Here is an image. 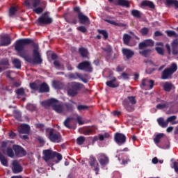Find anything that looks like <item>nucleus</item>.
<instances>
[{"instance_id":"64","label":"nucleus","mask_w":178,"mask_h":178,"mask_svg":"<svg viewBox=\"0 0 178 178\" xmlns=\"http://www.w3.org/2000/svg\"><path fill=\"white\" fill-rule=\"evenodd\" d=\"M172 168L175 169V171L177 173V172H178V163L175 161L173 163V167Z\"/></svg>"},{"instance_id":"47","label":"nucleus","mask_w":178,"mask_h":178,"mask_svg":"<svg viewBox=\"0 0 178 178\" xmlns=\"http://www.w3.org/2000/svg\"><path fill=\"white\" fill-rule=\"evenodd\" d=\"M140 33L141 35H143V37L145 35H148V34L149 33V29H148L147 27H143L140 29Z\"/></svg>"},{"instance_id":"56","label":"nucleus","mask_w":178,"mask_h":178,"mask_svg":"<svg viewBox=\"0 0 178 178\" xmlns=\"http://www.w3.org/2000/svg\"><path fill=\"white\" fill-rule=\"evenodd\" d=\"M26 109L28 111H31V112H33V111H35V109H37V107L34 104H29L26 106Z\"/></svg>"},{"instance_id":"24","label":"nucleus","mask_w":178,"mask_h":178,"mask_svg":"<svg viewBox=\"0 0 178 178\" xmlns=\"http://www.w3.org/2000/svg\"><path fill=\"white\" fill-rule=\"evenodd\" d=\"M163 88L164 91L166 92H170L172 91V89L173 88V83L170 82H165L163 85Z\"/></svg>"},{"instance_id":"6","label":"nucleus","mask_w":178,"mask_h":178,"mask_svg":"<svg viewBox=\"0 0 178 178\" xmlns=\"http://www.w3.org/2000/svg\"><path fill=\"white\" fill-rule=\"evenodd\" d=\"M74 12L77 13V17L80 24H90V18L81 12L79 6H75L73 8Z\"/></svg>"},{"instance_id":"59","label":"nucleus","mask_w":178,"mask_h":178,"mask_svg":"<svg viewBox=\"0 0 178 178\" xmlns=\"http://www.w3.org/2000/svg\"><path fill=\"white\" fill-rule=\"evenodd\" d=\"M0 65L2 66H9V60L8 59H3L0 61Z\"/></svg>"},{"instance_id":"60","label":"nucleus","mask_w":178,"mask_h":178,"mask_svg":"<svg viewBox=\"0 0 178 178\" xmlns=\"http://www.w3.org/2000/svg\"><path fill=\"white\" fill-rule=\"evenodd\" d=\"M77 30L80 31L81 33H87V28L84 26H80L79 27L77 28Z\"/></svg>"},{"instance_id":"16","label":"nucleus","mask_w":178,"mask_h":178,"mask_svg":"<svg viewBox=\"0 0 178 178\" xmlns=\"http://www.w3.org/2000/svg\"><path fill=\"white\" fill-rule=\"evenodd\" d=\"M122 106H124V109L126 110L127 112H134V106L127 100V99H124L122 102Z\"/></svg>"},{"instance_id":"34","label":"nucleus","mask_w":178,"mask_h":178,"mask_svg":"<svg viewBox=\"0 0 178 178\" xmlns=\"http://www.w3.org/2000/svg\"><path fill=\"white\" fill-rule=\"evenodd\" d=\"M6 155L7 156H9V158L15 157V149H13V147H7Z\"/></svg>"},{"instance_id":"10","label":"nucleus","mask_w":178,"mask_h":178,"mask_svg":"<svg viewBox=\"0 0 178 178\" xmlns=\"http://www.w3.org/2000/svg\"><path fill=\"white\" fill-rule=\"evenodd\" d=\"M77 69H79V70H84L88 73H92V70H94L92 65H91V62L88 60L80 63L77 66Z\"/></svg>"},{"instance_id":"62","label":"nucleus","mask_w":178,"mask_h":178,"mask_svg":"<svg viewBox=\"0 0 178 178\" xmlns=\"http://www.w3.org/2000/svg\"><path fill=\"white\" fill-rule=\"evenodd\" d=\"M25 6H26V8H30L31 9H33V7H31V1H29V0H26L24 1Z\"/></svg>"},{"instance_id":"44","label":"nucleus","mask_w":178,"mask_h":178,"mask_svg":"<svg viewBox=\"0 0 178 178\" xmlns=\"http://www.w3.org/2000/svg\"><path fill=\"white\" fill-rule=\"evenodd\" d=\"M97 31L99 34H102V35H103L104 40H108L109 35L108 34V32L106 30L98 29Z\"/></svg>"},{"instance_id":"27","label":"nucleus","mask_w":178,"mask_h":178,"mask_svg":"<svg viewBox=\"0 0 178 178\" xmlns=\"http://www.w3.org/2000/svg\"><path fill=\"white\" fill-rule=\"evenodd\" d=\"M103 158L99 160V162L102 166H105V165H108L109 163V158L105 154L102 155Z\"/></svg>"},{"instance_id":"38","label":"nucleus","mask_w":178,"mask_h":178,"mask_svg":"<svg viewBox=\"0 0 178 178\" xmlns=\"http://www.w3.org/2000/svg\"><path fill=\"white\" fill-rule=\"evenodd\" d=\"M104 21L106 22V23H109L110 24H113V26H118L119 27H124V26H126V24H119L117 23L115 21L109 20L107 19H104Z\"/></svg>"},{"instance_id":"48","label":"nucleus","mask_w":178,"mask_h":178,"mask_svg":"<svg viewBox=\"0 0 178 178\" xmlns=\"http://www.w3.org/2000/svg\"><path fill=\"white\" fill-rule=\"evenodd\" d=\"M127 101L132 105H136L137 104V100H136V97L134 96H128L127 98Z\"/></svg>"},{"instance_id":"54","label":"nucleus","mask_w":178,"mask_h":178,"mask_svg":"<svg viewBox=\"0 0 178 178\" xmlns=\"http://www.w3.org/2000/svg\"><path fill=\"white\" fill-rule=\"evenodd\" d=\"M84 141H86V138L84 136H79L76 139V144H78V145H83Z\"/></svg>"},{"instance_id":"57","label":"nucleus","mask_w":178,"mask_h":178,"mask_svg":"<svg viewBox=\"0 0 178 178\" xmlns=\"http://www.w3.org/2000/svg\"><path fill=\"white\" fill-rule=\"evenodd\" d=\"M155 50L156 51L157 54H159V55H165V51L162 47H155Z\"/></svg>"},{"instance_id":"51","label":"nucleus","mask_w":178,"mask_h":178,"mask_svg":"<svg viewBox=\"0 0 178 178\" xmlns=\"http://www.w3.org/2000/svg\"><path fill=\"white\" fill-rule=\"evenodd\" d=\"M97 163V159L94 156H90V161H89V165L91 166V168H94L95 166L97 165L95 164Z\"/></svg>"},{"instance_id":"25","label":"nucleus","mask_w":178,"mask_h":178,"mask_svg":"<svg viewBox=\"0 0 178 178\" xmlns=\"http://www.w3.org/2000/svg\"><path fill=\"white\" fill-rule=\"evenodd\" d=\"M141 6H147V8H150V9H155V4H154V2L148 0L142 1Z\"/></svg>"},{"instance_id":"13","label":"nucleus","mask_w":178,"mask_h":178,"mask_svg":"<svg viewBox=\"0 0 178 178\" xmlns=\"http://www.w3.org/2000/svg\"><path fill=\"white\" fill-rule=\"evenodd\" d=\"M13 148L16 156H26L27 152L22 147L19 145H13Z\"/></svg>"},{"instance_id":"5","label":"nucleus","mask_w":178,"mask_h":178,"mask_svg":"<svg viewBox=\"0 0 178 178\" xmlns=\"http://www.w3.org/2000/svg\"><path fill=\"white\" fill-rule=\"evenodd\" d=\"M46 134L51 143H60L62 141V135L54 128H47Z\"/></svg>"},{"instance_id":"30","label":"nucleus","mask_w":178,"mask_h":178,"mask_svg":"<svg viewBox=\"0 0 178 178\" xmlns=\"http://www.w3.org/2000/svg\"><path fill=\"white\" fill-rule=\"evenodd\" d=\"M117 3L119 6H123L124 8H129L130 3L127 0H118Z\"/></svg>"},{"instance_id":"22","label":"nucleus","mask_w":178,"mask_h":178,"mask_svg":"<svg viewBox=\"0 0 178 178\" xmlns=\"http://www.w3.org/2000/svg\"><path fill=\"white\" fill-rule=\"evenodd\" d=\"M171 47L172 51V55L178 54V38L172 40L171 43Z\"/></svg>"},{"instance_id":"36","label":"nucleus","mask_w":178,"mask_h":178,"mask_svg":"<svg viewBox=\"0 0 178 178\" xmlns=\"http://www.w3.org/2000/svg\"><path fill=\"white\" fill-rule=\"evenodd\" d=\"M53 109L56 111L57 113H63V105L60 104H57L56 106H54Z\"/></svg>"},{"instance_id":"35","label":"nucleus","mask_w":178,"mask_h":178,"mask_svg":"<svg viewBox=\"0 0 178 178\" xmlns=\"http://www.w3.org/2000/svg\"><path fill=\"white\" fill-rule=\"evenodd\" d=\"M131 40V36L127 33H124L123 35V42L124 45L129 46L130 44V40Z\"/></svg>"},{"instance_id":"20","label":"nucleus","mask_w":178,"mask_h":178,"mask_svg":"<svg viewBox=\"0 0 178 178\" xmlns=\"http://www.w3.org/2000/svg\"><path fill=\"white\" fill-rule=\"evenodd\" d=\"M102 49L106 54V58L108 59H111L113 60L115 59V57H112V47L111 46H107L106 47H102Z\"/></svg>"},{"instance_id":"12","label":"nucleus","mask_w":178,"mask_h":178,"mask_svg":"<svg viewBox=\"0 0 178 178\" xmlns=\"http://www.w3.org/2000/svg\"><path fill=\"white\" fill-rule=\"evenodd\" d=\"M12 44V38L9 35H2L0 36V47H8Z\"/></svg>"},{"instance_id":"9","label":"nucleus","mask_w":178,"mask_h":178,"mask_svg":"<svg viewBox=\"0 0 178 178\" xmlns=\"http://www.w3.org/2000/svg\"><path fill=\"white\" fill-rule=\"evenodd\" d=\"M88 74H80L79 72L75 73H70L68 74V79L71 80H77V79H79V80H81L83 83H85V84H87L88 83Z\"/></svg>"},{"instance_id":"3","label":"nucleus","mask_w":178,"mask_h":178,"mask_svg":"<svg viewBox=\"0 0 178 178\" xmlns=\"http://www.w3.org/2000/svg\"><path fill=\"white\" fill-rule=\"evenodd\" d=\"M84 87V85L83 83H81L80 82H70L67 85V95L69 97H76L79 94V91L81 90Z\"/></svg>"},{"instance_id":"31","label":"nucleus","mask_w":178,"mask_h":178,"mask_svg":"<svg viewBox=\"0 0 178 178\" xmlns=\"http://www.w3.org/2000/svg\"><path fill=\"white\" fill-rule=\"evenodd\" d=\"M79 52L82 58H87L88 56V50L84 47H81Z\"/></svg>"},{"instance_id":"52","label":"nucleus","mask_w":178,"mask_h":178,"mask_svg":"<svg viewBox=\"0 0 178 178\" xmlns=\"http://www.w3.org/2000/svg\"><path fill=\"white\" fill-rule=\"evenodd\" d=\"M90 107L86 105H83V104H80L78 105L76 107V109L81 112V111H88V109H89Z\"/></svg>"},{"instance_id":"8","label":"nucleus","mask_w":178,"mask_h":178,"mask_svg":"<svg viewBox=\"0 0 178 178\" xmlns=\"http://www.w3.org/2000/svg\"><path fill=\"white\" fill-rule=\"evenodd\" d=\"M177 71V64L172 63L170 67L165 68L161 74V80H168L175 72Z\"/></svg>"},{"instance_id":"63","label":"nucleus","mask_w":178,"mask_h":178,"mask_svg":"<svg viewBox=\"0 0 178 178\" xmlns=\"http://www.w3.org/2000/svg\"><path fill=\"white\" fill-rule=\"evenodd\" d=\"M93 168H95V171L96 172L95 175H98V173H99V164L97 163L96 165Z\"/></svg>"},{"instance_id":"21","label":"nucleus","mask_w":178,"mask_h":178,"mask_svg":"<svg viewBox=\"0 0 178 178\" xmlns=\"http://www.w3.org/2000/svg\"><path fill=\"white\" fill-rule=\"evenodd\" d=\"M106 86L110 88H118L119 84L116 83V77H113L111 81H106Z\"/></svg>"},{"instance_id":"15","label":"nucleus","mask_w":178,"mask_h":178,"mask_svg":"<svg viewBox=\"0 0 178 178\" xmlns=\"http://www.w3.org/2000/svg\"><path fill=\"white\" fill-rule=\"evenodd\" d=\"M154 84L155 82L154 80H148L147 79H144L142 80L141 87L142 88L147 87L149 90H152V88H154Z\"/></svg>"},{"instance_id":"29","label":"nucleus","mask_w":178,"mask_h":178,"mask_svg":"<svg viewBox=\"0 0 178 178\" xmlns=\"http://www.w3.org/2000/svg\"><path fill=\"white\" fill-rule=\"evenodd\" d=\"M64 108L66 112H73L74 111V106L72 103L65 102L64 104Z\"/></svg>"},{"instance_id":"53","label":"nucleus","mask_w":178,"mask_h":178,"mask_svg":"<svg viewBox=\"0 0 178 178\" xmlns=\"http://www.w3.org/2000/svg\"><path fill=\"white\" fill-rule=\"evenodd\" d=\"M33 12L36 13V15H41L44 12V8L42 7H36L33 9Z\"/></svg>"},{"instance_id":"4","label":"nucleus","mask_w":178,"mask_h":178,"mask_svg":"<svg viewBox=\"0 0 178 178\" xmlns=\"http://www.w3.org/2000/svg\"><path fill=\"white\" fill-rule=\"evenodd\" d=\"M43 155V159L45 162H48L51 159H54V158H57V161H55V163H59V161H60L63 158L60 153L54 152L51 149L44 150Z\"/></svg>"},{"instance_id":"42","label":"nucleus","mask_w":178,"mask_h":178,"mask_svg":"<svg viewBox=\"0 0 178 178\" xmlns=\"http://www.w3.org/2000/svg\"><path fill=\"white\" fill-rule=\"evenodd\" d=\"M0 162L3 166H8V159L0 152Z\"/></svg>"},{"instance_id":"41","label":"nucleus","mask_w":178,"mask_h":178,"mask_svg":"<svg viewBox=\"0 0 178 178\" xmlns=\"http://www.w3.org/2000/svg\"><path fill=\"white\" fill-rule=\"evenodd\" d=\"M165 134H158L156 135L155 138H154V141L155 144H159L161 143V139L163 138Z\"/></svg>"},{"instance_id":"37","label":"nucleus","mask_w":178,"mask_h":178,"mask_svg":"<svg viewBox=\"0 0 178 178\" xmlns=\"http://www.w3.org/2000/svg\"><path fill=\"white\" fill-rule=\"evenodd\" d=\"M131 15L136 19H141L142 14L141 12H140V10H132L131 12Z\"/></svg>"},{"instance_id":"7","label":"nucleus","mask_w":178,"mask_h":178,"mask_svg":"<svg viewBox=\"0 0 178 178\" xmlns=\"http://www.w3.org/2000/svg\"><path fill=\"white\" fill-rule=\"evenodd\" d=\"M54 19L49 17V13L45 12L38 17L36 23L38 26H44L47 24H52Z\"/></svg>"},{"instance_id":"45","label":"nucleus","mask_w":178,"mask_h":178,"mask_svg":"<svg viewBox=\"0 0 178 178\" xmlns=\"http://www.w3.org/2000/svg\"><path fill=\"white\" fill-rule=\"evenodd\" d=\"M13 115H14V118L17 120H20V119H22V112H20L19 111L14 110L13 111Z\"/></svg>"},{"instance_id":"23","label":"nucleus","mask_w":178,"mask_h":178,"mask_svg":"<svg viewBox=\"0 0 178 178\" xmlns=\"http://www.w3.org/2000/svg\"><path fill=\"white\" fill-rule=\"evenodd\" d=\"M38 92H49V86H48V84L45 82H43L41 84H40Z\"/></svg>"},{"instance_id":"18","label":"nucleus","mask_w":178,"mask_h":178,"mask_svg":"<svg viewBox=\"0 0 178 178\" xmlns=\"http://www.w3.org/2000/svg\"><path fill=\"white\" fill-rule=\"evenodd\" d=\"M58 102H59L58 99L51 98L50 99L42 102V105H43V106H52V108H54V106H56Z\"/></svg>"},{"instance_id":"19","label":"nucleus","mask_w":178,"mask_h":178,"mask_svg":"<svg viewBox=\"0 0 178 178\" xmlns=\"http://www.w3.org/2000/svg\"><path fill=\"white\" fill-rule=\"evenodd\" d=\"M122 55L126 56L127 59H131L132 56H134V51H132L130 49L123 48L122 49Z\"/></svg>"},{"instance_id":"50","label":"nucleus","mask_w":178,"mask_h":178,"mask_svg":"<svg viewBox=\"0 0 178 178\" xmlns=\"http://www.w3.org/2000/svg\"><path fill=\"white\" fill-rule=\"evenodd\" d=\"M168 37H175V38H178V34L175 32V31H165Z\"/></svg>"},{"instance_id":"2","label":"nucleus","mask_w":178,"mask_h":178,"mask_svg":"<svg viewBox=\"0 0 178 178\" xmlns=\"http://www.w3.org/2000/svg\"><path fill=\"white\" fill-rule=\"evenodd\" d=\"M155 45V42L152 39H146L143 42H140L138 44L139 49H143V51H139V54L144 58H149L151 53L152 52V47ZM147 48V49H144Z\"/></svg>"},{"instance_id":"46","label":"nucleus","mask_w":178,"mask_h":178,"mask_svg":"<svg viewBox=\"0 0 178 178\" xmlns=\"http://www.w3.org/2000/svg\"><path fill=\"white\" fill-rule=\"evenodd\" d=\"M17 95H21V97H26V92L24 91V88H20L15 90Z\"/></svg>"},{"instance_id":"33","label":"nucleus","mask_w":178,"mask_h":178,"mask_svg":"<svg viewBox=\"0 0 178 178\" xmlns=\"http://www.w3.org/2000/svg\"><path fill=\"white\" fill-rule=\"evenodd\" d=\"M157 123L161 126V127H168V121H165L163 118H159L157 119Z\"/></svg>"},{"instance_id":"28","label":"nucleus","mask_w":178,"mask_h":178,"mask_svg":"<svg viewBox=\"0 0 178 178\" xmlns=\"http://www.w3.org/2000/svg\"><path fill=\"white\" fill-rule=\"evenodd\" d=\"M160 102H162V104H159L156 106V109H166V108H168V106H169V104H168V102L165 100H161L160 101Z\"/></svg>"},{"instance_id":"55","label":"nucleus","mask_w":178,"mask_h":178,"mask_svg":"<svg viewBox=\"0 0 178 178\" xmlns=\"http://www.w3.org/2000/svg\"><path fill=\"white\" fill-rule=\"evenodd\" d=\"M16 12H17V9L16 8V7L13 6L9 10V15L10 17L15 16L16 15Z\"/></svg>"},{"instance_id":"14","label":"nucleus","mask_w":178,"mask_h":178,"mask_svg":"<svg viewBox=\"0 0 178 178\" xmlns=\"http://www.w3.org/2000/svg\"><path fill=\"white\" fill-rule=\"evenodd\" d=\"M114 140L118 145H122V144H124V143H126V135L117 133L114 136Z\"/></svg>"},{"instance_id":"43","label":"nucleus","mask_w":178,"mask_h":178,"mask_svg":"<svg viewBox=\"0 0 178 178\" xmlns=\"http://www.w3.org/2000/svg\"><path fill=\"white\" fill-rule=\"evenodd\" d=\"M31 8H38L41 5V0H31Z\"/></svg>"},{"instance_id":"39","label":"nucleus","mask_w":178,"mask_h":178,"mask_svg":"<svg viewBox=\"0 0 178 178\" xmlns=\"http://www.w3.org/2000/svg\"><path fill=\"white\" fill-rule=\"evenodd\" d=\"M13 65H14L15 69H22V62L17 58L13 60Z\"/></svg>"},{"instance_id":"26","label":"nucleus","mask_w":178,"mask_h":178,"mask_svg":"<svg viewBox=\"0 0 178 178\" xmlns=\"http://www.w3.org/2000/svg\"><path fill=\"white\" fill-rule=\"evenodd\" d=\"M165 5L167 6H175L176 9H178V1L177 0H165Z\"/></svg>"},{"instance_id":"11","label":"nucleus","mask_w":178,"mask_h":178,"mask_svg":"<svg viewBox=\"0 0 178 178\" xmlns=\"http://www.w3.org/2000/svg\"><path fill=\"white\" fill-rule=\"evenodd\" d=\"M12 172L15 175H17L19 173H22L23 172V166H22V164L19 163V161L14 160L12 163Z\"/></svg>"},{"instance_id":"1","label":"nucleus","mask_w":178,"mask_h":178,"mask_svg":"<svg viewBox=\"0 0 178 178\" xmlns=\"http://www.w3.org/2000/svg\"><path fill=\"white\" fill-rule=\"evenodd\" d=\"M15 49L19 56L24 58L28 63L41 65L42 58L40 54V47L33 39L23 38L16 40Z\"/></svg>"},{"instance_id":"58","label":"nucleus","mask_w":178,"mask_h":178,"mask_svg":"<svg viewBox=\"0 0 178 178\" xmlns=\"http://www.w3.org/2000/svg\"><path fill=\"white\" fill-rule=\"evenodd\" d=\"M176 119H177V116H176V115H172V116L168 117L167 118L168 124H169V123H172V122H175V120H176Z\"/></svg>"},{"instance_id":"32","label":"nucleus","mask_w":178,"mask_h":178,"mask_svg":"<svg viewBox=\"0 0 178 178\" xmlns=\"http://www.w3.org/2000/svg\"><path fill=\"white\" fill-rule=\"evenodd\" d=\"M73 120V118L68 117L66 118V120L64 121L63 124L67 129H73V126L70 124V122Z\"/></svg>"},{"instance_id":"17","label":"nucleus","mask_w":178,"mask_h":178,"mask_svg":"<svg viewBox=\"0 0 178 178\" xmlns=\"http://www.w3.org/2000/svg\"><path fill=\"white\" fill-rule=\"evenodd\" d=\"M30 126L27 124H22L18 127V132L20 134H30Z\"/></svg>"},{"instance_id":"61","label":"nucleus","mask_w":178,"mask_h":178,"mask_svg":"<svg viewBox=\"0 0 178 178\" xmlns=\"http://www.w3.org/2000/svg\"><path fill=\"white\" fill-rule=\"evenodd\" d=\"M121 77L123 79V80H129L130 76L126 72H122L121 74Z\"/></svg>"},{"instance_id":"40","label":"nucleus","mask_w":178,"mask_h":178,"mask_svg":"<svg viewBox=\"0 0 178 178\" xmlns=\"http://www.w3.org/2000/svg\"><path fill=\"white\" fill-rule=\"evenodd\" d=\"M30 88L33 90V91H38L39 92L40 90V84H38L35 82L31 83L29 84Z\"/></svg>"},{"instance_id":"49","label":"nucleus","mask_w":178,"mask_h":178,"mask_svg":"<svg viewBox=\"0 0 178 178\" xmlns=\"http://www.w3.org/2000/svg\"><path fill=\"white\" fill-rule=\"evenodd\" d=\"M53 87L56 90H60V88H62V83L60 81H53Z\"/></svg>"}]
</instances>
